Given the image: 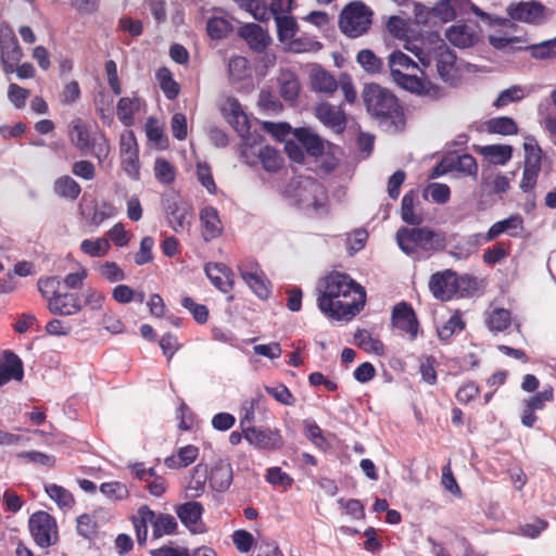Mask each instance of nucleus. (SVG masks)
Instances as JSON below:
<instances>
[{"mask_svg": "<svg viewBox=\"0 0 556 556\" xmlns=\"http://www.w3.org/2000/svg\"><path fill=\"white\" fill-rule=\"evenodd\" d=\"M142 106V100L132 93L131 97H123L119 99L116 105V114L122 124L129 127L134 124V117L136 113L140 111Z\"/></svg>", "mask_w": 556, "mask_h": 556, "instance_id": "nucleus-28", "label": "nucleus"}, {"mask_svg": "<svg viewBox=\"0 0 556 556\" xmlns=\"http://www.w3.org/2000/svg\"><path fill=\"white\" fill-rule=\"evenodd\" d=\"M55 194L61 198L76 200L80 194V186L70 176L59 177L53 185Z\"/></svg>", "mask_w": 556, "mask_h": 556, "instance_id": "nucleus-37", "label": "nucleus"}, {"mask_svg": "<svg viewBox=\"0 0 556 556\" xmlns=\"http://www.w3.org/2000/svg\"><path fill=\"white\" fill-rule=\"evenodd\" d=\"M123 170L134 180L139 179L140 163L138 153L121 155Z\"/></svg>", "mask_w": 556, "mask_h": 556, "instance_id": "nucleus-63", "label": "nucleus"}, {"mask_svg": "<svg viewBox=\"0 0 556 556\" xmlns=\"http://www.w3.org/2000/svg\"><path fill=\"white\" fill-rule=\"evenodd\" d=\"M300 91V83L292 73H285L280 78V93L287 101H294Z\"/></svg>", "mask_w": 556, "mask_h": 556, "instance_id": "nucleus-52", "label": "nucleus"}, {"mask_svg": "<svg viewBox=\"0 0 556 556\" xmlns=\"http://www.w3.org/2000/svg\"><path fill=\"white\" fill-rule=\"evenodd\" d=\"M197 178L208 193L215 194L217 192L211 168L206 163L199 162L197 164Z\"/></svg>", "mask_w": 556, "mask_h": 556, "instance_id": "nucleus-59", "label": "nucleus"}, {"mask_svg": "<svg viewBox=\"0 0 556 556\" xmlns=\"http://www.w3.org/2000/svg\"><path fill=\"white\" fill-rule=\"evenodd\" d=\"M181 522L192 532V533H202L204 531V526L202 523L201 517L203 513V507L198 502H187L180 505L176 510Z\"/></svg>", "mask_w": 556, "mask_h": 556, "instance_id": "nucleus-22", "label": "nucleus"}, {"mask_svg": "<svg viewBox=\"0 0 556 556\" xmlns=\"http://www.w3.org/2000/svg\"><path fill=\"white\" fill-rule=\"evenodd\" d=\"M526 94H527V91H526L525 87H521L518 85L511 86V87L501 91V93L498 94L497 99L494 102V105L496 108L506 106L509 103H513V102L523 99L526 97Z\"/></svg>", "mask_w": 556, "mask_h": 556, "instance_id": "nucleus-54", "label": "nucleus"}, {"mask_svg": "<svg viewBox=\"0 0 556 556\" xmlns=\"http://www.w3.org/2000/svg\"><path fill=\"white\" fill-rule=\"evenodd\" d=\"M206 481V467L203 465H197L192 469L191 480L187 486V494L189 497L200 496L205 489Z\"/></svg>", "mask_w": 556, "mask_h": 556, "instance_id": "nucleus-44", "label": "nucleus"}, {"mask_svg": "<svg viewBox=\"0 0 556 556\" xmlns=\"http://www.w3.org/2000/svg\"><path fill=\"white\" fill-rule=\"evenodd\" d=\"M433 13L437 24L450 22L457 15L455 8H452L448 0H440V2L433 7Z\"/></svg>", "mask_w": 556, "mask_h": 556, "instance_id": "nucleus-62", "label": "nucleus"}, {"mask_svg": "<svg viewBox=\"0 0 556 556\" xmlns=\"http://www.w3.org/2000/svg\"><path fill=\"white\" fill-rule=\"evenodd\" d=\"M522 230V217L519 214H513L509 217L493 224L486 232V239L494 240L502 233H508L511 237H518Z\"/></svg>", "mask_w": 556, "mask_h": 556, "instance_id": "nucleus-25", "label": "nucleus"}, {"mask_svg": "<svg viewBox=\"0 0 556 556\" xmlns=\"http://www.w3.org/2000/svg\"><path fill=\"white\" fill-rule=\"evenodd\" d=\"M23 377L24 367L21 358L12 352H4L0 356V387L11 380L21 382Z\"/></svg>", "mask_w": 556, "mask_h": 556, "instance_id": "nucleus-19", "label": "nucleus"}, {"mask_svg": "<svg viewBox=\"0 0 556 556\" xmlns=\"http://www.w3.org/2000/svg\"><path fill=\"white\" fill-rule=\"evenodd\" d=\"M199 448L194 445H186L178 450L177 455L165 458L164 463L168 468H184L195 462Z\"/></svg>", "mask_w": 556, "mask_h": 556, "instance_id": "nucleus-33", "label": "nucleus"}, {"mask_svg": "<svg viewBox=\"0 0 556 556\" xmlns=\"http://www.w3.org/2000/svg\"><path fill=\"white\" fill-rule=\"evenodd\" d=\"M486 129L490 132L500 134L504 136L514 135L518 130L515 121L506 116L496 117L488 121Z\"/></svg>", "mask_w": 556, "mask_h": 556, "instance_id": "nucleus-50", "label": "nucleus"}, {"mask_svg": "<svg viewBox=\"0 0 556 556\" xmlns=\"http://www.w3.org/2000/svg\"><path fill=\"white\" fill-rule=\"evenodd\" d=\"M261 141L262 136L260 135L258 142L254 143L252 148L249 147L250 162L247 163L252 165L255 163L257 157L267 172H277L282 165V157L280 153L276 149L268 146L256 150V147L261 144Z\"/></svg>", "mask_w": 556, "mask_h": 556, "instance_id": "nucleus-18", "label": "nucleus"}, {"mask_svg": "<svg viewBox=\"0 0 556 556\" xmlns=\"http://www.w3.org/2000/svg\"><path fill=\"white\" fill-rule=\"evenodd\" d=\"M181 305L187 308L199 324H204L208 318V309L203 304L195 303L190 296L181 300Z\"/></svg>", "mask_w": 556, "mask_h": 556, "instance_id": "nucleus-60", "label": "nucleus"}, {"mask_svg": "<svg viewBox=\"0 0 556 556\" xmlns=\"http://www.w3.org/2000/svg\"><path fill=\"white\" fill-rule=\"evenodd\" d=\"M232 473L229 465L216 466L211 472V484L219 492L227 490L231 483Z\"/></svg>", "mask_w": 556, "mask_h": 556, "instance_id": "nucleus-45", "label": "nucleus"}, {"mask_svg": "<svg viewBox=\"0 0 556 556\" xmlns=\"http://www.w3.org/2000/svg\"><path fill=\"white\" fill-rule=\"evenodd\" d=\"M22 58L23 51L13 29L7 24H2L0 27V61L3 72L12 74Z\"/></svg>", "mask_w": 556, "mask_h": 556, "instance_id": "nucleus-9", "label": "nucleus"}, {"mask_svg": "<svg viewBox=\"0 0 556 556\" xmlns=\"http://www.w3.org/2000/svg\"><path fill=\"white\" fill-rule=\"evenodd\" d=\"M452 4V8H455L456 14H465L469 11L475 13L477 16L481 17L483 21H486L492 26H503V27H511L513 24L510 20L493 17L482 10H480L477 5L470 2V0H448Z\"/></svg>", "mask_w": 556, "mask_h": 556, "instance_id": "nucleus-27", "label": "nucleus"}, {"mask_svg": "<svg viewBox=\"0 0 556 556\" xmlns=\"http://www.w3.org/2000/svg\"><path fill=\"white\" fill-rule=\"evenodd\" d=\"M464 323L458 314H454L442 326L438 327V336L441 341L448 340L453 334L459 333L464 329Z\"/></svg>", "mask_w": 556, "mask_h": 556, "instance_id": "nucleus-56", "label": "nucleus"}, {"mask_svg": "<svg viewBox=\"0 0 556 556\" xmlns=\"http://www.w3.org/2000/svg\"><path fill=\"white\" fill-rule=\"evenodd\" d=\"M287 192L293 199V202L302 208L320 212L326 207V190L313 178H300L288 187Z\"/></svg>", "mask_w": 556, "mask_h": 556, "instance_id": "nucleus-5", "label": "nucleus"}, {"mask_svg": "<svg viewBox=\"0 0 556 556\" xmlns=\"http://www.w3.org/2000/svg\"><path fill=\"white\" fill-rule=\"evenodd\" d=\"M201 235L204 241L210 242L223 233V223L217 210L213 206H204L200 211Z\"/></svg>", "mask_w": 556, "mask_h": 556, "instance_id": "nucleus-17", "label": "nucleus"}, {"mask_svg": "<svg viewBox=\"0 0 556 556\" xmlns=\"http://www.w3.org/2000/svg\"><path fill=\"white\" fill-rule=\"evenodd\" d=\"M429 289L440 301L451 300L458 290L457 275L451 269L433 274L429 280Z\"/></svg>", "mask_w": 556, "mask_h": 556, "instance_id": "nucleus-12", "label": "nucleus"}, {"mask_svg": "<svg viewBox=\"0 0 556 556\" xmlns=\"http://www.w3.org/2000/svg\"><path fill=\"white\" fill-rule=\"evenodd\" d=\"M315 115L320 123L331 128L337 134L344 131L346 126V115L341 106L332 105L328 102H321L315 108Z\"/></svg>", "mask_w": 556, "mask_h": 556, "instance_id": "nucleus-15", "label": "nucleus"}, {"mask_svg": "<svg viewBox=\"0 0 556 556\" xmlns=\"http://www.w3.org/2000/svg\"><path fill=\"white\" fill-rule=\"evenodd\" d=\"M393 326L405 332L410 339L418 332V325L413 309L405 303L394 307L392 315Z\"/></svg>", "mask_w": 556, "mask_h": 556, "instance_id": "nucleus-23", "label": "nucleus"}, {"mask_svg": "<svg viewBox=\"0 0 556 556\" xmlns=\"http://www.w3.org/2000/svg\"><path fill=\"white\" fill-rule=\"evenodd\" d=\"M525 167L541 170L542 150L534 138H527L525 143Z\"/></svg>", "mask_w": 556, "mask_h": 556, "instance_id": "nucleus-42", "label": "nucleus"}, {"mask_svg": "<svg viewBox=\"0 0 556 556\" xmlns=\"http://www.w3.org/2000/svg\"><path fill=\"white\" fill-rule=\"evenodd\" d=\"M490 45L503 52H513L517 49L516 45L521 42V39L516 36H509L507 34L493 33L489 37Z\"/></svg>", "mask_w": 556, "mask_h": 556, "instance_id": "nucleus-48", "label": "nucleus"}, {"mask_svg": "<svg viewBox=\"0 0 556 556\" xmlns=\"http://www.w3.org/2000/svg\"><path fill=\"white\" fill-rule=\"evenodd\" d=\"M94 270L108 283H117L126 279V273L116 262L105 261L98 263L94 266Z\"/></svg>", "mask_w": 556, "mask_h": 556, "instance_id": "nucleus-34", "label": "nucleus"}, {"mask_svg": "<svg viewBox=\"0 0 556 556\" xmlns=\"http://www.w3.org/2000/svg\"><path fill=\"white\" fill-rule=\"evenodd\" d=\"M243 435L251 445L257 448H275L281 443L278 432L269 429L248 427L243 429Z\"/></svg>", "mask_w": 556, "mask_h": 556, "instance_id": "nucleus-20", "label": "nucleus"}, {"mask_svg": "<svg viewBox=\"0 0 556 556\" xmlns=\"http://www.w3.org/2000/svg\"><path fill=\"white\" fill-rule=\"evenodd\" d=\"M319 309L333 319H351L365 304L364 288L346 274L331 273L317 287Z\"/></svg>", "mask_w": 556, "mask_h": 556, "instance_id": "nucleus-1", "label": "nucleus"}, {"mask_svg": "<svg viewBox=\"0 0 556 556\" xmlns=\"http://www.w3.org/2000/svg\"><path fill=\"white\" fill-rule=\"evenodd\" d=\"M485 323L490 331H503L511 323L510 312L505 308H493L492 311L486 313Z\"/></svg>", "mask_w": 556, "mask_h": 556, "instance_id": "nucleus-36", "label": "nucleus"}, {"mask_svg": "<svg viewBox=\"0 0 556 556\" xmlns=\"http://www.w3.org/2000/svg\"><path fill=\"white\" fill-rule=\"evenodd\" d=\"M506 12L511 21L532 25L542 24L546 18L545 7L534 0L511 2Z\"/></svg>", "mask_w": 556, "mask_h": 556, "instance_id": "nucleus-11", "label": "nucleus"}, {"mask_svg": "<svg viewBox=\"0 0 556 556\" xmlns=\"http://www.w3.org/2000/svg\"><path fill=\"white\" fill-rule=\"evenodd\" d=\"M509 179L506 175L494 172H483L481 189L486 194H503L509 189Z\"/></svg>", "mask_w": 556, "mask_h": 556, "instance_id": "nucleus-30", "label": "nucleus"}, {"mask_svg": "<svg viewBox=\"0 0 556 556\" xmlns=\"http://www.w3.org/2000/svg\"><path fill=\"white\" fill-rule=\"evenodd\" d=\"M228 75L231 81H242L250 75L249 62L244 56L233 55L228 61Z\"/></svg>", "mask_w": 556, "mask_h": 556, "instance_id": "nucleus-43", "label": "nucleus"}, {"mask_svg": "<svg viewBox=\"0 0 556 556\" xmlns=\"http://www.w3.org/2000/svg\"><path fill=\"white\" fill-rule=\"evenodd\" d=\"M79 248L90 257H103L110 252L111 243L106 238L85 239Z\"/></svg>", "mask_w": 556, "mask_h": 556, "instance_id": "nucleus-38", "label": "nucleus"}, {"mask_svg": "<svg viewBox=\"0 0 556 556\" xmlns=\"http://www.w3.org/2000/svg\"><path fill=\"white\" fill-rule=\"evenodd\" d=\"M275 22L280 40H288L294 36L296 23L292 16L288 14L277 15Z\"/></svg>", "mask_w": 556, "mask_h": 556, "instance_id": "nucleus-55", "label": "nucleus"}, {"mask_svg": "<svg viewBox=\"0 0 556 556\" xmlns=\"http://www.w3.org/2000/svg\"><path fill=\"white\" fill-rule=\"evenodd\" d=\"M29 530L37 545L49 547L58 540L55 520L47 511H37L29 518Z\"/></svg>", "mask_w": 556, "mask_h": 556, "instance_id": "nucleus-8", "label": "nucleus"}, {"mask_svg": "<svg viewBox=\"0 0 556 556\" xmlns=\"http://www.w3.org/2000/svg\"><path fill=\"white\" fill-rule=\"evenodd\" d=\"M154 176L155 178L164 184L169 185L175 180L176 169L172 163L163 157H157L154 162Z\"/></svg>", "mask_w": 556, "mask_h": 556, "instance_id": "nucleus-51", "label": "nucleus"}, {"mask_svg": "<svg viewBox=\"0 0 556 556\" xmlns=\"http://www.w3.org/2000/svg\"><path fill=\"white\" fill-rule=\"evenodd\" d=\"M356 60L363 70L369 74L380 73L382 70V61L371 50L363 49L357 55Z\"/></svg>", "mask_w": 556, "mask_h": 556, "instance_id": "nucleus-47", "label": "nucleus"}, {"mask_svg": "<svg viewBox=\"0 0 556 556\" xmlns=\"http://www.w3.org/2000/svg\"><path fill=\"white\" fill-rule=\"evenodd\" d=\"M204 271L215 288L224 293L229 292L233 287L232 270L222 263H208Z\"/></svg>", "mask_w": 556, "mask_h": 556, "instance_id": "nucleus-21", "label": "nucleus"}, {"mask_svg": "<svg viewBox=\"0 0 556 556\" xmlns=\"http://www.w3.org/2000/svg\"><path fill=\"white\" fill-rule=\"evenodd\" d=\"M206 30L212 39H222L230 30V24L223 17H213L207 21Z\"/></svg>", "mask_w": 556, "mask_h": 556, "instance_id": "nucleus-58", "label": "nucleus"}, {"mask_svg": "<svg viewBox=\"0 0 556 556\" xmlns=\"http://www.w3.org/2000/svg\"><path fill=\"white\" fill-rule=\"evenodd\" d=\"M396 242L399 248L407 255H415L420 251H437L442 248V240L427 227H401L396 232Z\"/></svg>", "mask_w": 556, "mask_h": 556, "instance_id": "nucleus-4", "label": "nucleus"}, {"mask_svg": "<svg viewBox=\"0 0 556 556\" xmlns=\"http://www.w3.org/2000/svg\"><path fill=\"white\" fill-rule=\"evenodd\" d=\"M177 529V522L172 515L168 514H160L157 515V520L155 521L153 529V538L160 539L164 535L174 534Z\"/></svg>", "mask_w": 556, "mask_h": 556, "instance_id": "nucleus-53", "label": "nucleus"}, {"mask_svg": "<svg viewBox=\"0 0 556 556\" xmlns=\"http://www.w3.org/2000/svg\"><path fill=\"white\" fill-rule=\"evenodd\" d=\"M17 457L20 459L26 460L28 463H34L39 466H45L51 468L55 465V457L50 454H46L38 451H25L18 453Z\"/></svg>", "mask_w": 556, "mask_h": 556, "instance_id": "nucleus-57", "label": "nucleus"}, {"mask_svg": "<svg viewBox=\"0 0 556 556\" xmlns=\"http://www.w3.org/2000/svg\"><path fill=\"white\" fill-rule=\"evenodd\" d=\"M294 138L311 155L317 156L324 152L323 140L307 128H298L293 131Z\"/></svg>", "mask_w": 556, "mask_h": 556, "instance_id": "nucleus-32", "label": "nucleus"}, {"mask_svg": "<svg viewBox=\"0 0 556 556\" xmlns=\"http://www.w3.org/2000/svg\"><path fill=\"white\" fill-rule=\"evenodd\" d=\"M165 212L166 218L175 232L179 233L190 227L193 212L187 202L180 200H167Z\"/></svg>", "mask_w": 556, "mask_h": 556, "instance_id": "nucleus-13", "label": "nucleus"}, {"mask_svg": "<svg viewBox=\"0 0 556 556\" xmlns=\"http://www.w3.org/2000/svg\"><path fill=\"white\" fill-rule=\"evenodd\" d=\"M362 97L368 113L375 118L390 121L395 126L402 122L397 99L388 89L376 84L366 85Z\"/></svg>", "mask_w": 556, "mask_h": 556, "instance_id": "nucleus-3", "label": "nucleus"}, {"mask_svg": "<svg viewBox=\"0 0 556 556\" xmlns=\"http://www.w3.org/2000/svg\"><path fill=\"white\" fill-rule=\"evenodd\" d=\"M531 55L535 59H551L556 56V38L530 47Z\"/></svg>", "mask_w": 556, "mask_h": 556, "instance_id": "nucleus-61", "label": "nucleus"}, {"mask_svg": "<svg viewBox=\"0 0 556 556\" xmlns=\"http://www.w3.org/2000/svg\"><path fill=\"white\" fill-rule=\"evenodd\" d=\"M446 39L459 49H466L475 46L479 39V33L476 25L456 24L446 29Z\"/></svg>", "mask_w": 556, "mask_h": 556, "instance_id": "nucleus-16", "label": "nucleus"}, {"mask_svg": "<svg viewBox=\"0 0 556 556\" xmlns=\"http://www.w3.org/2000/svg\"><path fill=\"white\" fill-rule=\"evenodd\" d=\"M371 11L362 2H352L340 16L341 30L351 38L362 36L371 24Z\"/></svg>", "mask_w": 556, "mask_h": 556, "instance_id": "nucleus-7", "label": "nucleus"}, {"mask_svg": "<svg viewBox=\"0 0 556 556\" xmlns=\"http://www.w3.org/2000/svg\"><path fill=\"white\" fill-rule=\"evenodd\" d=\"M242 279L249 288L260 298L267 299L269 291V282L258 265L253 262H247L239 266Z\"/></svg>", "mask_w": 556, "mask_h": 556, "instance_id": "nucleus-14", "label": "nucleus"}, {"mask_svg": "<svg viewBox=\"0 0 556 556\" xmlns=\"http://www.w3.org/2000/svg\"><path fill=\"white\" fill-rule=\"evenodd\" d=\"M100 492L112 502L123 501L129 496L127 485L118 481L102 483Z\"/></svg>", "mask_w": 556, "mask_h": 556, "instance_id": "nucleus-49", "label": "nucleus"}, {"mask_svg": "<svg viewBox=\"0 0 556 556\" xmlns=\"http://www.w3.org/2000/svg\"><path fill=\"white\" fill-rule=\"evenodd\" d=\"M156 79L165 97L169 100L175 99L179 93V85L173 79L172 73L166 67L156 72Z\"/></svg>", "mask_w": 556, "mask_h": 556, "instance_id": "nucleus-46", "label": "nucleus"}, {"mask_svg": "<svg viewBox=\"0 0 556 556\" xmlns=\"http://www.w3.org/2000/svg\"><path fill=\"white\" fill-rule=\"evenodd\" d=\"M240 36L248 42L251 49L262 52L270 42L268 34L257 24H247L239 30Z\"/></svg>", "mask_w": 556, "mask_h": 556, "instance_id": "nucleus-26", "label": "nucleus"}, {"mask_svg": "<svg viewBox=\"0 0 556 556\" xmlns=\"http://www.w3.org/2000/svg\"><path fill=\"white\" fill-rule=\"evenodd\" d=\"M156 520L157 515H155V513L147 505H143L138 509L137 516L134 517L132 522L137 533V541L140 545H143L147 541L148 525H151L152 529H154Z\"/></svg>", "mask_w": 556, "mask_h": 556, "instance_id": "nucleus-29", "label": "nucleus"}, {"mask_svg": "<svg viewBox=\"0 0 556 556\" xmlns=\"http://www.w3.org/2000/svg\"><path fill=\"white\" fill-rule=\"evenodd\" d=\"M309 88L315 92L332 94L338 89V81L329 72L315 65L309 72Z\"/></svg>", "mask_w": 556, "mask_h": 556, "instance_id": "nucleus-24", "label": "nucleus"}, {"mask_svg": "<svg viewBox=\"0 0 556 556\" xmlns=\"http://www.w3.org/2000/svg\"><path fill=\"white\" fill-rule=\"evenodd\" d=\"M388 64L392 78L401 88L431 99H438L443 94L440 86L426 77L413 74L419 70L418 65L402 51H393L389 55Z\"/></svg>", "mask_w": 556, "mask_h": 556, "instance_id": "nucleus-2", "label": "nucleus"}, {"mask_svg": "<svg viewBox=\"0 0 556 556\" xmlns=\"http://www.w3.org/2000/svg\"><path fill=\"white\" fill-rule=\"evenodd\" d=\"M29 97V91L17 84H10L8 87V99L16 108L23 109L26 100Z\"/></svg>", "mask_w": 556, "mask_h": 556, "instance_id": "nucleus-64", "label": "nucleus"}, {"mask_svg": "<svg viewBox=\"0 0 556 556\" xmlns=\"http://www.w3.org/2000/svg\"><path fill=\"white\" fill-rule=\"evenodd\" d=\"M222 110L228 123L242 139L240 147L241 157L244 159L245 162H250L249 147L252 148L254 143L258 142L260 135L249 132L250 123L238 100L233 98L227 99Z\"/></svg>", "mask_w": 556, "mask_h": 556, "instance_id": "nucleus-6", "label": "nucleus"}, {"mask_svg": "<svg viewBox=\"0 0 556 556\" xmlns=\"http://www.w3.org/2000/svg\"><path fill=\"white\" fill-rule=\"evenodd\" d=\"M49 309L59 315H73L80 311V305L73 294L54 293L49 300Z\"/></svg>", "mask_w": 556, "mask_h": 556, "instance_id": "nucleus-31", "label": "nucleus"}, {"mask_svg": "<svg viewBox=\"0 0 556 556\" xmlns=\"http://www.w3.org/2000/svg\"><path fill=\"white\" fill-rule=\"evenodd\" d=\"M431 63H435L439 77L447 84L456 79V55L446 43L437 37L434 46L430 49Z\"/></svg>", "mask_w": 556, "mask_h": 556, "instance_id": "nucleus-10", "label": "nucleus"}, {"mask_svg": "<svg viewBox=\"0 0 556 556\" xmlns=\"http://www.w3.org/2000/svg\"><path fill=\"white\" fill-rule=\"evenodd\" d=\"M417 200V194L414 191H409L404 194L401 205V217L409 225H419L422 223V216L415 213L414 206Z\"/></svg>", "mask_w": 556, "mask_h": 556, "instance_id": "nucleus-39", "label": "nucleus"}, {"mask_svg": "<svg viewBox=\"0 0 556 556\" xmlns=\"http://www.w3.org/2000/svg\"><path fill=\"white\" fill-rule=\"evenodd\" d=\"M70 137L72 142L81 151L89 150L91 147L92 136L89 134L86 125L81 119H75L72 122Z\"/></svg>", "mask_w": 556, "mask_h": 556, "instance_id": "nucleus-35", "label": "nucleus"}, {"mask_svg": "<svg viewBox=\"0 0 556 556\" xmlns=\"http://www.w3.org/2000/svg\"><path fill=\"white\" fill-rule=\"evenodd\" d=\"M45 491L60 508H71L75 503L72 493L55 483L46 484Z\"/></svg>", "mask_w": 556, "mask_h": 556, "instance_id": "nucleus-40", "label": "nucleus"}, {"mask_svg": "<svg viewBox=\"0 0 556 556\" xmlns=\"http://www.w3.org/2000/svg\"><path fill=\"white\" fill-rule=\"evenodd\" d=\"M482 154L494 164L505 165L513 154L510 146L506 144H490L482 148Z\"/></svg>", "mask_w": 556, "mask_h": 556, "instance_id": "nucleus-41", "label": "nucleus"}]
</instances>
